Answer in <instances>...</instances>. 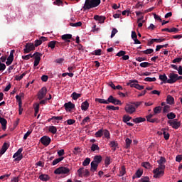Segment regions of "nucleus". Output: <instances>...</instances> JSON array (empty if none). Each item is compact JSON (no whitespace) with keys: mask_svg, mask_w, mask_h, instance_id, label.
<instances>
[{"mask_svg":"<svg viewBox=\"0 0 182 182\" xmlns=\"http://www.w3.org/2000/svg\"><path fill=\"white\" fill-rule=\"evenodd\" d=\"M145 82H156V80H157V79H156V77H146L144 79Z\"/></svg>","mask_w":182,"mask_h":182,"instance_id":"bf43d9fd","label":"nucleus"},{"mask_svg":"<svg viewBox=\"0 0 182 182\" xmlns=\"http://www.w3.org/2000/svg\"><path fill=\"white\" fill-rule=\"evenodd\" d=\"M6 69V65L4 63H1L0 60V72H4Z\"/></svg>","mask_w":182,"mask_h":182,"instance_id":"680f3d73","label":"nucleus"},{"mask_svg":"<svg viewBox=\"0 0 182 182\" xmlns=\"http://www.w3.org/2000/svg\"><path fill=\"white\" fill-rule=\"evenodd\" d=\"M87 109H89V102H87V100H85L81 104V109L84 110V112H86Z\"/></svg>","mask_w":182,"mask_h":182,"instance_id":"4be33fe9","label":"nucleus"},{"mask_svg":"<svg viewBox=\"0 0 182 182\" xmlns=\"http://www.w3.org/2000/svg\"><path fill=\"white\" fill-rule=\"evenodd\" d=\"M108 105L109 103H112V105H114L115 106H122L123 103H122V101L120 100L116 99L113 95H110L108 98Z\"/></svg>","mask_w":182,"mask_h":182,"instance_id":"6e6552de","label":"nucleus"},{"mask_svg":"<svg viewBox=\"0 0 182 182\" xmlns=\"http://www.w3.org/2000/svg\"><path fill=\"white\" fill-rule=\"evenodd\" d=\"M168 77L169 79H168V83L170 85H173V83H176V82H177V74L171 73L168 74Z\"/></svg>","mask_w":182,"mask_h":182,"instance_id":"9b49d317","label":"nucleus"},{"mask_svg":"<svg viewBox=\"0 0 182 182\" xmlns=\"http://www.w3.org/2000/svg\"><path fill=\"white\" fill-rule=\"evenodd\" d=\"M91 55H93L95 56H100L102 55V50L101 49L95 50L91 53Z\"/></svg>","mask_w":182,"mask_h":182,"instance_id":"72a5a7b5","label":"nucleus"},{"mask_svg":"<svg viewBox=\"0 0 182 182\" xmlns=\"http://www.w3.org/2000/svg\"><path fill=\"white\" fill-rule=\"evenodd\" d=\"M103 136V129H100L95 133V137H102Z\"/></svg>","mask_w":182,"mask_h":182,"instance_id":"6e6d98bb","label":"nucleus"},{"mask_svg":"<svg viewBox=\"0 0 182 182\" xmlns=\"http://www.w3.org/2000/svg\"><path fill=\"white\" fill-rule=\"evenodd\" d=\"M46 41H48V38L41 36L38 40L35 41V43H27L24 46H41V44L43 43V42H46Z\"/></svg>","mask_w":182,"mask_h":182,"instance_id":"7ed1b4c3","label":"nucleus"},{"mask_svg":"<svg viewBox=\"0 0 182 182\" xmlns=\"http://www.w3.org/2000/svg\"><path fill=\"white\" fill-rule=\"evenodd\" d=\"M8 149H9V144L5 142L3 144L1 149H0V156H2V154H5V152L6 151V150H8Z\"/></svg>","mask_w":182,"mask_h":182,"instance_id":"6ab92c4d","label":"nucleus"},{"mask_svg":"<svg viewBox=\"0 0 182 182\" xmlns=\"http://www.w3.org/2000/svg\"><path fill=\"white\" fill-rule=\"evenodd\" d=\"M22 151H23V148H20L18 151L14 154L13 157L14 161H21L23 159V155H22Z\"/></svg>","mask_w":182,"mask_h":182,"instance_id":"423d86ee","label":"nucleus"},{"mask_svg":"<svg viewBox=\"0 0 182 182\" xmlns=\"http://www.w3.org/2000/svg\"><path fill=\"white\" fill-rule=\"evenodd\" d=\"M170 112V106L169 105H165L163 107V113L166 114V113H168Z\"/></svg>","mask_w":182,"mask_h":182,"instance_id":"5fc2aeb1","label":"nucleus"},{"mask_svg":"<svg viewBox=\"0 0 182 182\" xmlns=\"http://www.w3.org/2000/svg\"><path fill=\"white\" fill-rule=\"evenodd\" d=\"M95 102H98V103H102L103 105H108V100H105V99L96 98Z\"/></svg>","mask_w":182,"mask_h":182,"instance_id":"58836bf2","label":"nucleus"},{"mask_svg":"<svg viewBox=\"0 0 182 182\" xmlns=\"http://www.w3.org/2000/svg\"><path fill=\"white\" fill-rule=\"evenodd\" d=\"M166 117L169 120H173V119H174L176 117V114H174V112H169L166 114Z\"/></svg>","mask_w":182,"mask_h":182,"instance_id":"ea45409f","label":"nucleus"},{"mask_svg":"<svg viewBox=\"0 0 182 182\" xmlns=\"http://www.w3.org/2000/svg\"><path fill=\"white\" fill-rule=\"evenodd\" d=\"M52 119H53V120H57V123H59V120H63V117H61V116H60V117H52Z\"/></svg>","mask_w":182,"mask_h":182,"instance_id":"774afa93","label":"nucleus"},{"mask_svg":"<svg viewBox=\"0 0 182 182\" xmlns=\"http://www.w3.org/2000/svg\"><path fill=\"white\" fill-rule=\"evenodd\" d=\"M48 131L50 132V133H52L53 134H56L58 129L55 126H50L48 128Z\"/></svg>","mask_w":182,"mask_h":182,"instance_id":"7c9ffc66","label":"nucleus"},{"mask_svg":"<svg viewBox=\"0 0 182 182\" xmlns=\"http://www.w3.org/2000/svg\"><path fill=\"white\" fill-rule=\"evenodd\" d=\"M32 134V130L29 129L23 136V140H26L29 136Z\"/></svg>","mask_w":182,"mask_h":182,"instance_id":"4d7b16f0","label":"nucleus"},{"mask_svg":"<svg viewBox=\"0 0 182 182\" xmlns=\"http://www.w3.org/2000/svg\"><path fill=\"white\" fill-rule=\"evenodd\" d=\"M34 110H35L34 116L36 117L38 115V113H39V104H36Z\"/></svg>","mask_w":182,"mask_h":182,"instance_id":"13d9d810","label":"nucleus"},{"mask_svg":"<svg viewBox=\"0 0 182 182\" xmlns=\"http://www.w3.org/2000/svg\"><path fill=\"white\" fill-rule=\"evenodd\" d=\"M81 97L82 94H77L76 92H73L71 95V97L73 99V100H77V99Z\"/></svg>","mask_w":182,"mask_h":182,"instance_id":"c756f323","label":"nucleus"},{"mask_svg":"<svg viewBox=\"0 0 182 182\" xmlns=\"http://www.w3.org/2000/svg\"><path fill=\"white\" fill-rule=\"evenodd\" d=\"M0 123L1 124L2 130H6V124L8 123V121H6L5 118L0 117Z\"/></svg>","mask_w":182,"mask_h":182,"instance_id":"412c9836","label":"nucleus"},{"mask_svg":"<svg viewBox=\"0 0 182 182\" xmlns=\"http://www.w3.org/2000/svg\"><path fill=\"white\" fill-rule=\"evenodd\" d=\"M47 92L48 90L46 89V87H42L38 93V99H39V100H42V99L46 96Z\"/></svg>","mask_w":182,"mask_h":182,"instance_id":"f8f14e48","label":"nucleus"},{"mask_svg":"<svg viewBox=\"0 0 182 182\" xmlns=\"http://www.w3.org/2000/svg\"><path fill=\"white\" fill-rule=\"evenodd\" d=\"M132 38L134 42L135 45H140V41L137 39V34L136 33V31H132Z\"/></svg>","mask_w":182,"mask_h":182,"instance_id":"aec40b11","label":"nucleus"},{"mask_svg":"<svg viewBox=\"0 0 182 182\" xmlns=\"http://www.w3.org/2000/svg\"><path fill=\"white\" fill-rule=\"evenodd\" d=\"M132 122H134V123H136V124H137L139 123H143V122H146V118L136 117V118L133 119Z\"/></svg>","mask_w":182,"mask_h":182,"instance_id":"5701e85b","label":"nucleus"},{"mask_svg":"<svg viewBox=\"0 0 182 182\" xmlns=\"http://www.w3.org/2000/svg\"><path fill=\"white\" fill-rule=\"evenodd\" d=\"M70 26L78 28L79 26H82V23L80 21L77 23H70Z\"/></svg>","mask_w":182,"mask_h":182,"instance_id":"3c124183","label":"nucleus"},{"mask_svg":"<svg viewBox=\"0 0 182 182\" xmlns=\"http://www.w3.org/2000/svg\"><path fill=\"white\" fill-rule=\"evenodd\" d=\"M153 52H154V50H153V48H149L143 50L142 53H144V55H151V53H153Z\"/></svg>","mask_w":182,"mask_h":182,"instance_id":"c03bdc74","label":"nucleus"},{"mask_svg":"<svg viewBox=\"0 0 182 182\" xmlns=\"http://www.w3.org/2000/svg\"><path fill=\"white\" fill-rule=\"evenodd\" d=\"M166 103L168 105H174V97L170 95H167Z\"/></svg>","mask_w":182,"mask_h":182,"instance_id":"a878e982","label":"nucleus"},{"mask_svg":"<svg viewBox=\"0 0 182 182\" xmlns=\"http://www.w3.org/2000/svg\"><path fill=\"white\" fill-rule=\"evenodd\" d=\"M159 80H161L164 83H168V79L167 78V75H166V74L160 75Z\"/></svg>","mask_w":182,"mask_h":182,"instance_id":"cd10ccee","label":"nucleus"},{"mask_svg":"<svg viewBox=\"0 0 182 182\" xmlns=\"http://www.w3.org/2000/svg\"><path fill=\"white\" fill-rule=\"evenodd\" d=\"M166 41V38H153L148 41V46H151V45H153L154 42L156 43H160L161 42H164Z\"/></svg>","mask_w":182,"mask_h":182,"instance_id":"4468645a","label":"nucleus"},{"mask_svg":"<svg viewBox=\"0 0 182 182\" xmlns=\"http://www.w3.org/2000/svg\"><path fill=\"white\" fill-rule=\"evenodd\" d=\"M64 107L65 110H73V109H75V104L72 103V102H68L64 105Z\"/></svg>","mask_w":182,"mask_h":182,"instance_id":"a211bd4d","label":"nucleus"},{"mask_svg":"<svg viewBox=\"0 0 182 182\" xmlns=\"http://www.w3.org/2000/svg\"><path fill=\"white\" fill-rule=\"evenodd\" d=\"M106 109L107 110H119V107H114L113 105H107L106 107Z\"/></svg>","mask_w":182,"mask_h":182,"instance_id":"49530a36","label":"nucleus"},{"mask_svg":"<svg viewBox=\"0 0 182 182\" xmlns=\"http://www.w3.org/2000/svg\"><path fill=\"white\" fill-rule=\"evenodd\" d=\"M154 178H160L164 176V171L160 170V168H156L153 171Z\"/></svg>","mask_w":182,"mask_h":182,"instance_id":"9d476101","label":"nucleus"},{"mask_svg":"<svg viewBox=\"0 0 182 182\" xmlns=\"http://www.w3.org/2000/svg\"><path fill=\"white\" fill-rule=\"evenodd\" d=\"M139 66H141V68H149V66H151V63L144 62V63H141L139 64Z\"/></svg>","mask_w":182,"mask_h":182,"instance_id":"09e8293b","label":"nucleus"},{"mask_svg":"<svg viewBox=\"0 0 182 182\" xmlns=\"http://www.w3.org/2000/svg\"><path fill=\"white\" fill-rule=\"evenodd\" d=\"M73 154H75V156H77V154H79V153H82V151H80V147L77 146V147H75L74 150L73 151Z\"/></svg>","mask_w":182,"mask_h":182,"instance_id":"37998d69","label":"nucleus"},{"mask_svg":"<svg viewBox=\"0 0 182 182\" xmlns=\"http://www.w3.org/2000/svg\"><path fill=\"white\" fill-rule=\"evenodd\" d=\"M38 178L41 181H49L50 178L49 177V176H48L46 174H41L39 176Z\"/></svg>","mask_w":182,"mask_h":182,"instance_id":"b1692460","label":"nucleus"},{"mask_svg":"<svg viewBox=\"0 0 182 182\" xmlns=\"http://www.w3.org/2000/svg\"><path fill=\"white\" fill-rule=\"evenodd\" d=\"M132 139L127 138L125 140V143H126L125 149H129L130 147V144H132Z\"/></svg>","mask_w":182,"mask_h":182,"instance_id":"a18cd8bd","label":"nucleus"},{"mask_svg":"<svg viewBox=\"0 0 182 182\" xmlns=\"http://www.w3.org/2000/svg\"><path fill=\"white\" fill-rule=\"evenodd\" d=\"M100 0H85L83 9L86 11L87 9H92V8H96L100 5Z\"/></svg>","mask_w":182,"mask_h":182,"instance_id":"f03ea898","label":"nucleus"},{"mask_svg":"<svg viewBox=\"0 0 182 182\" xmlns=\"http://www.w3.org/2000/svg\"><path fill=\"white\" fill-rule=\"evenodd\" d=\"M57 153L59 157H63L62 156H65V149H60Z\"/></svg>","mask_w":182,"mask_h":182,"instance_id":"e2e57ef3","label":"nucleus"},{"mask_svg":"<svg viewBox=\"0 0 182 182\" xmlns=\"http://www.w3.org/2000/svg\"><path fill=\"white\" fill-rule=\"evenodd\" d=\"M161 132H162V134H164V137L165 140H168L170 139V134L166 132V129H162Z\"/></svg>","mask_w":182,"mask_h":182,"instance_id":"2f4dec72","label":"nucleus"},{"mask_svg":"<svg viewBox=\"0 0 182 182\" xmlns=\"http://www.w3.org/2000/svg\"><path fill=\"white\" fill-rule=\"evenodd\" d=\"M102 156L96 155L94 157V160L92 161V162L95 163L96 164H99L100 163H102Z\"/></svg>","mask_w":182,"mask_h":182,"instance_id":"393cba45","label":"nucleus"},{"mask_svg":"<svg viewBox=\"0 0 182 182\" xmlns=\"http://www.w3.org/2000/svg\"><path fill=\"white\" fill-rule=\"evenodd\" d=\"M87 122H90V117H89V116L86 117L85 118H84L81 122V125L82 126H85V124H86V123H87Z\"/></svg>","mask_w":182,"mask_h":182,"instance_id":"8fccbe9b","label":"nucleus"},{"mask_svg":"<svg viewBox=\"0 0 182 182\" xmlns=\"http://www.w3.org/2000/svg\"><path fill=\"white\" fill-rule=\"evenodd\" d=\"M64 159H65V157H63V156H61L60 158L55 159L53 161L52 165L53 166H56V164H58V163H60V161H62Z\"/></svg>","mask_w":182,"mask_h":182,"instance_id":"473e14b6","label":"nucleus"},{"mask_svg":"<svg viewBox=\"0 0 182 182\" xmlns=\"http://www.w3.org/2000/svg\"><path fill=\"white\" fill-rule=\"evenodd\" d=\"M12 62H14V58H11L8 57L7 61L6 62V65L7 66H9L10 65H12Z\"/></svg>","mask_w":182,"mask_h":182,"instance_id":"052dcab7","label":"nucleus"},{"mask_svg":"<svg viewBox=\"0 0 182 182\" xmlns=\"http://www.w3.org/2000/svg\"><path fill=\"white\" fill-rule=\"evenodd\" d=\"M90 164V158H86L82 162V166L86 167V166H89Z\"/></svg>","mask_w":182,"mask_h":182,"instance_id":"de8ad7c7","label":"nucleus"},{"mask_svg":"<svg viewBox=\"0 0 182 182\" xmlns=\"http://www.w3.org/2000/svg\"><path fill=\"white\" fill-rule=\"evenodd\" d=\"M41 141L43 146H49L50 144V138L47 136H44L41 139Z\"/></svg>","mask_w":182,"mask_h":182,"instance_id":"2eb2a0df","label":"nucleus"},{"mask_svg":"<svg viewBox=\"0 0 182 182\" xmlns=\"http://www.w3.org/2000/svg\"><path fill=\"white\" fill-rule=\"evenodd\" d=\"M142 167H144L145 168H150V164L149 162H143L141 164Z\"/></svg>","mask_w":182,"mask_h":182,"instance_id":"338daca9","label":"nucleus"},{"mask_svg":"<svg viewBox=\"0 0 182 182\" xmlns=\"http://www.w3.org/2000/svg\"><path fill=\"white\" fill-rule=\"evenodd\" d=\"M99 151L100 150V148L99 147V145L96 144H92L91 146V151Z\"/></svg>","mask_w":182,"mask_h":182,"instance_id":"f704fd0d","label":"nucleus"},{"mask_svg":"<svg viewBox=\"0 0 182 182\" xmlns=\"http://www.w3.org/2000/svg\"><path fill=\"white\" fill-rule=\"evenodd\" d=\"M124 110L128 114H133V113L136 112V107L132 104H127Z\"/></svg>","mask_w":182,"mask_h":182,"instance_id":"1a4fd4ad","label":"nucleus"},{"mask_svg":"<svg viewBox=\"0 0 182 182\" xmlns=\"http://www.w3.org/2000/svg\"><path fill=\"white\" fill-rule=\"evenodd\" d=\"M110 147L114 149V151L116 150V147L119 146V144L116 141H112L109 144Z\"/></svg>","mask_w":182,"mask_h":182,"instance_id":"79ce46f5","label":"nucleus"},{"mask_svg":"<svg viewBox=\"0 0 182 182\" xmlns=\"http://www.w3.org/2000/svg\"><path fill=\"white\" fill-rule=\"evenodd\" d=\"M125 174H126V167L124 166H122L119 171V177H123V176Z\"/></svg>","mask_w":182,"mask_h":182,"instance_id":"e433bc0d","label":"nucleus"},{"mask_svg":"<svg viewBox=\"0 0 182 182\" xmlns=\"http://www.w3.org/2000/svg\"><path fill=\"white\" fill-rule=\"evenodd\" d=\"M97 167H99V164L92 161L90 171H92V173H95V171H96V170H97Z\"/></svg>","mask_w":182,"mask_h":182,"instance_id":"bb28decb","label":"nucleus"},{"mask_svg":"<svg viewBox=\"0 0 182 182\" xmlns=\"http://www.w3.org/2000/svg\"><path fill=\"white\" fill-rule=\"evenodd\" d=\"M157 163H159V164H164V163H166V158L161 156L160 159L157 161Z\"/></svg>","mask_w":182,"mask_h":182,"instance_id":"69168bd1","label":"nucleus"},{"mask_svg":"<svg viewBox=\"0 0 182 182\" xmlns=\"http://www.w3.org/2000/svg\"><path fill=\"white\" fill-rule=\"evenodd\" d=\"M41 54L40 53H35L33 55L32 58L34 57V60H41Z\"/></svg>","mask_w":182,"mask_h":182,"instance_id":"a19ab883","label":"nucleus"},{"mask_svg":"<svg viewBox=\"0 0 182 182\" xmlns=\"http://www.w3.org/2000/svg\"><path fill=\"white\" fill-rule=\"evenodd\" d=\"M153 116H154V114H149V115H147L146 117L147 122H149V123H159L160 122L159 120V119H157V118L151 119V117H153Z\"/></svg>","mask_w":182,"mask_h":182,"instance_id":"dca6fc26","label":"nucleus"},{"mask_svg":"<svg viewBox=\"0 0 182 182\" xmlns=\"http://www.w3.org/2000/svg\"><path fill=\"white\" fill-rule=\"evenodd\" d=\"M62 41L64 42L59 43L56 41H50L48 43V46H68L69 45V43H70V40L72 39V35L71 34H65L61 36Z\"/></svg>","mask_w":182,"mask_h":182,"instance_id":"f257e3e1","label":"nucleus"},{"mask_svg":"<svg viewBox=\"0 0 182 182\" xmlns=\"http://www.w3.org/2000/svg\"><path fill=\"white\" fill-rule=\"evenodd\" d=\"M132 119V117L129 115H124L122 117V121L124 122V123H127V122H130Z\"/></svg>","mask_w":182,"mask_h":182,"instance_id":"4c0bfd02","label":"nucleus"},{"mask_svg":"<svg viewBox=\"0 0 182 182\" xmlns=\"http://www.w3.org/2000/svg\"><path fill=\"white\" fill-rule=\"evenodd\" d=\"M95 21H98L100 23H105V21H106V17L104 16H99V15H95L94 16Z\"/></svg>","mask_w":182,"mask_h":182,"instance_id":"f3484780","label":"nucleus"},{"mask_svg":"<svg viewBox=\"0 0 182 182\" xmlns=\"http://www.w3.org/2000/svg\"><path fill=\"white\" fill-rule=\"evenodd\" d=\"M31 58H32V54L22 55V59H23L24 60H29V59H31Z\"/></svg>","mask_w":182,"mask_h":182,"instance_id":"0e129e2a","label":"nucleus"},{"mask_svg":"<svg viewBox=\"0 0 182 182\" xmlns=\"http://www.w3.org/2000/svg\"><path fill=\"white\" fill-rule=\"evenodd\" d=\"M35 46H26L23 49L24 53H29V52H32V50H34Z\"/></svg>","mask_w":182,"mask_h":182,"instance_id":"c85d7f7f","label":"nucleus"},{"mask_svg":"<svg viewBox=\"0 0 182 182\" xmlns=\"http://www.w3.org/2000/svg\"><path fill=\"white\" fill-rule=\"evenodd\" d=\"M124 55H126V51L120 50L116 54V56H118V58H123Z\"/></svg>","mask_w":182,"mask_h":182,"instance_id":"864d4df0","label":"nucleus"},{"mask_svg":"<svg viewBox=\"0 0 182 182\" xmlns=\"http://www.w3.org/2000/svg\"><path fill=\"white\" fill-rule=\"evenodd\" d=\"M69 173H70V169H69V168H67L65 166H61V167L57 168L54 171V174H58V175L69 174Z\"/></svg>","mask_w":182,"mask_h":182,"instance_id":"20e7f679","label":"nucleus"},{"mask_svg":"<svg viewBox=\"0 0 182 182\" xmlns=\"http://www.w3.org/2000/svg\"><path fill=\"white\" fill-rule=\"evenodd\" d=\"M161 109H163V107H161V106L156 107L154 109V114H159V113H161Z\"/></svg>","mask_w":182,"mask_h":182,"instance_id":"c9c22d12","label":"nucleus"},{"mask_svg":"<svg viewBox=\"0 0 182 182\" xmlns=\"http://www.w3.org/2000/svg\"><path fill=\"white\" fill-rule=\"evenodd\" d=\"M128 85H129L131 87H135V89H137L138 90H143V89H144V85L137 84V80L130 81V83Z\"/></svg>","mask_w":182,"mask_h":182,"instance_id":"ddd939ff","label":"nucleus"},{"mask_svg":"<svg viewBox=\"0 0 182 182\" xmlns=\"http://www.w3.org/2000/svg\"><path fill=\"white\" fill-rule=\"evenodd\" d=\"M167 123L168 124H169V126L172 127V128L175 129L176 130H177V129H178L181 126V122H178L177 119H174L172 121L168 120Z\"/></svg>","mask_w":182,"mask_h":182,"instance_id":"0eeeda50","label":"nucleus"},{"mask_svg":"<svg viewBox=\"0 0 182 182\" xmlns=\"http://www.w3.org/2000/svg\"><path fill=\"white\" fill-rule=\"evenodd\" d=\"M77 173L79 177H89L90 176V172L87 169H85V168H80Z\"/></svg>","mask_w":182,"mask_h":182,"instance_id":"39448f33","label":"nucleus"},{"mask_svg":"<svg viewBox=\"0 0 182 182\" xmlns=\"http://www.w3.org/2000/svg\"><path fill=\"white\" fill-rule=\"evenodd\" d=\"M103 134L106 139H110V133L107 129L103 130Z\"/></svg>","mask_w":182,"mask_h":182,"instance_id":"603ef678","label":"nucleus"}]
</instances>
